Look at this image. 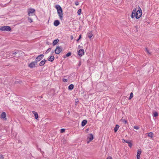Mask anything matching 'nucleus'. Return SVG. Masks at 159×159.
<instances>
[{"label":"nucleus","mask_w":159,"mask_h":159,"mask_svg":"<svg viewBox=\"0 0 159 159\" xmlns=\"http://www.w3.org/2000/svg\"><path fill=\"white\" fill-rule=\"evenodd\" d=\"M62 80L63 82H67V80L66 79H63Z\"/></svg>","instance_id":"obj_32"},{"label":"nucleus","mask_w":159,"mask_h":159,"mask_svg":"<svg viewBox=\"0 0 159 159\" xmlns=\"http://www.w3.org/2000/svg\"><path fill=\"white\" fill-rule=\"evenodd\" d=\"M81 38V35L80 34L79 36V39H77V41H78Z\"/></svg>","instance_id":"obj_33"},{"label":"nucleus","mask_w":159,"mask_h":159,"mask_svg":"<svg viewBox=\"0 0 159 159\" xmlns=\"http://www.w3.org/2000/svg\"><path fill=\"white\" fill-rule=\"evenodd\" d=\"M128 146L130 148H131L132 146V143L131 142H130L129 141V142H128Z\"/></svg>","instance_id":"obj_26"},{"label":"nucleus","mask_w":159,"mask_h":159,"mask_svg":"<svg viewBox=\"0 0 159 159\" xmlns=\"http://www.w3.org/2000/svg\"><path fill=\"white\" fill-rule=\"evenodd\" d=\"M35 10L33 8H30L28 10V15L30 16H33L35 14Z\"/></svg>","instance_id":"obj_3"},{"label":"nucleus","mask_w":159,"mask_h":159,"mask_svg":"<svg viewBox=\"0 0 159 159\" xmlns=\"http://www.w3.org/2000/svg\"><path fill=\"white\" fill-rule=\"evenodd\" d=\"M4 157L2 155H0V159H3Z\"/></svg>","instance_id":"obj_35"},{"label":"nucleus","mask_w":159,"mask_h":159,"mask_svg":"<svg viewBox=\"0 0 159 159\" xmlns=\"http://www.w3.org/2000/svg\"><path fill=\"white\" fill-rule=\"evenodd\" d=\"M51 50V48H48V49L47 50V52H49V51H50Z\"/></svg>","instance_id":"obj_37"},{"label":"nucleus","mask_w":159,"mask_h":159,"mask_svg":"<svg viewBox=\"0 0 159 159\" xmlns=\"http://www.w3.org/2000/svg\"><path fill=\"white\" fill-rule=\"evenodd\" d=\"M142 15V10L139 7V9L137 11L136 8L134 9L131 15V17L133 18L134 17L137 19H139Z\"/></svg>","instance_id":"obj_1"},{"label":"nucleus","mask_w":159,"mask_h":159,"mask_svg":"<svg viewBox=\"0 0 159 159\" xmlns=\"http://www.w3.org/2000/svg\"><path fill=\"white\" fill-rule=\"evenodd\" d=\"M75 4L76 6H77L79 5V3L78 2L76 1L75 2Z\"/></svg>","instance_id":"obj_34"},{"label":"nucleus","mask_w":159,"mask_h":159,"mask_svg":"<svg viewBox=\"0 0 159 159\" xmlns=\"http://www.w3.org/2000/svg\"><path fill=\"white\" fill-rule=\"evenodd\" d=\"M106 159H112V157L110 156L108 157Z\"/></svg>","instance_id":"obj_36"},{"label":"nucleus","mask_w":159,"mask_h":159,"mask_svg":"<svg viewBox=\"0 0 159 159\" xmlns=\"http://www.w3.org/2000/svg\"><path fill=\"white\" fill-rule=\"evenodd\" d=\"M0 118L3 120H7L6 114L5 112H3L0 116Z\"/></svg>","instance_id":"obj_6"},{"label":"nucleus","mask_w":159,"mask_h":159,"mask_svg":"<svg viewBox=\"0 0 159 159\" xmlns=\"http://www.w3.org/2000/svg\"><path fill=\"white\" fill-rule=\"evenodd\" d=\"M71 38H72V39H73V37H72V36Z\"/></svg>","instance_id":"obj_40"},{"label":"nucleus","mask_w":159,"mask_h":159,"mask_svg":"<svg viewBox=\"0 0 159 159\" xmlns=\"http://www.w3.org/2000/svg\"><path fill=\"white\" fill-rule=\"evenodd\" d=\"M59 24L60 22L58 20H55L54 22V25L55 26H58L59 25Z\"/></svg>","instance_id":"obj_12"},{"label":"nucleus","mask_w":159,"mask_h":159,"mask_svg":"<svg viewBox=\"0 0 159 159\" xmlns=\"http://www.w3.org/2000/svg\"><path fill=\"white\" fill-rule=\"evenodd\" d=\"M59 40L58 39H57L54 40L53 43V45L55 46L56 45L57 43L58 42Z\"/></svg>","instance_id":"obj_18"},{"label":"nucleus","mask_w":159,"mask_h":159,"mask_svg":"<svg viewBox=\"0 0 159 159\" xmlns=\"http://www.w3.org/2000/svg\"><path fill=\"white\" fill-rule=\"evenodd\" d=\"M81 9H79L78 10V11H77V14L79 15H80V14H81Z\"/></svg>","instance_id":"obj_24"},{"label":"nucleus","mask_w":159,"mask_h":159,"mask_svg":"<svg viewBox=\"0 0 159 159\" xmlns=\"http://www.w3.org/2000/svg\"><path fill=\"white\" fill-rule=\"evenodd\" d=\"M141 153V149L138 150L137 154V159H140V156Z\"/></svg>","instance_id":"obj_11"},{"label":"nucleus","mask_w":159,"mask_h":159,"mask_svg":"<svg viewBox=\"0 0 159 159\" xmlns=\"http://www.w3.org/2000/svg\"><path fill=\"white\" fill-rule=\"evenodd\" d=\"M119 128V126L117 125H116V126L114 128V130L115 132H117Z\"/></svg>","instance_id":"obj_17"},{"label":"nucleus","mask_w":159,"mask_h":159,"mask_svg":"<svg viewBox=\"0 0 159 159\" xmlns=\"http://www.w3.org/2000/svg\"><path fill=\"white\" fill-rule=\"evenodd\" d=\"M32 113L34 114L35 118L37 119L38 117V113L34 111H32Z\"/></svg>","instance_id":"obj_15"},{"label":"nucleus","mask_w":159,"mask_h":159,"mask_svg":"<svg viewBox=\"0 0 159 159\" xmlns=\"http://www.w3.org/2000/svg\"><path fill=\"white\" fill-rule=\"evenodd\" d=\"M87 35L88 37L90 39H91L93 36V34L92 32H89L87 34Z\"/></svg>","instance_id":"obj_16"},{"label":"nucleus","mask_w":159,"mask_h":159,"mask_svg":"<svg viewBox=\"0 0 159 159\" xmlns=\"http://www.w3.org/2000/svg\"><path fill=\"white\" fill-rule=\"evenodd\" d=\"M148 136L150 138H152L153 137V133L150 132L148 134Z\"/></svg>","instance_id":"obj_22"},{"label":"nucleus","mask_w":159,"mask_h":159,"mask_svg":"<svg viewBox=\"0 0 159 159\" xmlns=\"http://www.w3.org/2000/svg\"><path fill=\"white\" fill-rule=\"evenodd\" d=\"M46 61V60L45 59H44V60L42 61L39 63V66H43L45 64Z\"/></svg>","instance_id":"obj_13"},{"label":"nucleus","mask_w":159,"mask_h":159,"mask_svg":"<svg viewBox=\"0 0 159 159\" xmlns=\"http://www.w3.org/2000/svg\"><path fill=\"white\" fill-rule=\"evenodd\" d=\"M87 123V121L86 120H83L82 122L81 125L82 126H84Z\"/></svg>","instance_id":"obj_14"},{"label":"nucleus","mask_w":159,"mask_h":159,"mask_svg":"<svg viewBox=\"0 0 159 159\" xmlns=\"http://www.w3.org/2000/svg\"><path fill=\"white\" fill-rule=\"evenodd\" d=\"M146 51L149 54H151V53L149 52V51L147 48L146 49Z\"/></svg>","instance_id":"obj_28"},{"label":"nucleus","mask_w":159,"mask_h":159,"mask_svg":"<svg viewBox=\"0 0 159 159\" xmlns=\"http://www.w3.org/2000/svg\"><path fill=\"white\" fill-rule=\"evenodd\" d=\"M84 53V50L83 49H81L78 52V55L80 56L83 55Z\"/></svg>","instance_id":"obj_10"},{"label":"nucleus","mask_w":159,"mask_h":159,"mask_svg":"<svg viewBox=\"0 0 159 159\" xmlns=\"http://www.w3.org/2000/svg\"><path fill=\"white\" fill-rule=\"evenodd\" d=\"M62 50V48L61 47L58 46L57 47L55 52L56 54H58L61 52Z\"/></svg>","instance_id":"obj_5"},{"label":"nucleus","mask_w":159,"mask_h":159,"mask_svg":"<svg viewBox=\"0 0 159 159\" xmlns=\"http://www.w3.org/2000/svg\"><path fill=\"white\" fill-rule=\"evenodd\" d=\"M18 52H16L15 53V54H17V53Z\"/></svg>","instance_id":"obj_39"},{"label":"nucleus","mask_w":159,"mask_h":159,"mask_svg":"<svg viewBox=\"0 0 159 159\" xmlns=\"http://www.w3.org/2000/svg\"><path fill=\"white\" fill-rule=\"evenodd\" d=\"M65 131V129H61V133H63Z\"/></svg>","instance_id":"obj_31"},{"label":"nucleus","mask_w":159,"mask_h":159,"mask_svg":"<svg viewBox=\"0 0 159 159\" xmlns=\"http://www.w3.org/2000/svg\"><path fill=\"white\" fill-rule=\"evenodd\" d=\"M74 88V85L72 84H70L68 87V89L70 90H72Z\"/></svg>","instance_id":"obj_20"},{"label":"nucleus","mask_w":159,"mask_h":159,"mask_svg":"<svg viewBox=\"0 0 159 159\" xmlns=\"http://www.w3.org/2000/svg\"><path fill=\"white\" fill-rule=\"evenodd\" d=\"M71 55V53L70 52H69L68 53L66 54V57H69V56H70Z\"/></svg>","instance_id":"obj_25"},{"label":"nucleus","mask_w":159,"mask_h":159,"mask_svg":"<svg viewBox=\"0 0 159 159\" xmlns=\"http://www.w3.org/2000/svg\"><path fill=\"white\" fill-rule=\"evenodd\" d=\"M122 141H123V142L124 143H128V142H129V141H126L125 140V139H123L122 140Z\"/></svg>","instance_id":"obj_29"},{"label":"nucleus","mask_w":159,"mask_h":159,"mask_svg":"<svg viewBox=\"0 0 159 159\" xmlns=\"http://www.w3.org/2000/svg\"><path fill=\"white\" fill-rule=\"evenodd\" d=\"M134 128L136 129H139V127L138 126H134Z\"/></svg>","instance_id":"obj_30"},{"label":"nucleus","mask_w":159,"mask_h":159,"mask_svg":"<svg viewBox=\"0 0 159 159\" xmlns=\"http://www.w3.org/2000/svg\"><path fill=\"white\" fill-rule=\"evenodd\" d=\"M93 134H89L87 137V139L89 140L87 142V143H89L90 142H91L93 139Z\"/></svg>","instance_id":"obj_8"},{"label":"nucleus","mask_w":159,"mask_h":159,"mask_svg":"<svg viewBox=\"0 0 159 159\" xmlns=\"http://www.w3.org/2000/svg\"><path fill=\"white\" fill-rule=\"evenodd\" d=\"M43 54H41L39 55L36 58L35 61H36L37 63V62L40 61V60H41L43 57Z\"/></svg>","instance_id":"obj_9"},{"label":"nucleus","mask_w":159,"mask_h":159,"mask_svg":"<svg viewBox=\"0 0 159 159\" xmlns=\"http://www.w3.org/2000/svg\"><path fill=\"white\" fill-rule=\"evenodd\" d=\"M55 8L57 10V12L61 20L63 17V14L61 7L60 5H57L56 6Z\"/></svg>","instance_id":"obj_2"},{"label":"nucleus","mask_w":159,"mask_h":159,"mask_svg":"<svg viewBox=\"0 0 159 159\" xmlns=\"http://www.w3.org/2000/svg\"><path fill=\"white\" fill-rule=\"evenodd\" d=\"M123 120V121L125 123H127L126 120Z\"/></svg>","instance_id":"obj_38"},{"label":"nucleus","mask_w":159,"mask_h":159,"mask_svg":"<svg viewBox=\"0 0 159 159\" xmlns=\"http://www.w3.org/2000/svg\"><path fill=\"white\" fill-rule=\"evenodd\" d=\"M133 93H130V96H129V100H130L133 97Z\"/></svg>","instance_id":"obj_23"},{"label":"nucleus","mask_w":159,"mask_h":159,"mask_svg":"<svg viewBox=\"0 0 159 159\" xmlns=\"http://www.w3.org/2000/svg\"><path fill=\"white\" fill-rule=\"evenodd\" d=\"M37 64V63L36 61H34L31 62L30 63L29 65V66L30 68H34L36 66Z\"/></svg>","instance_id":"obj_7"},{"label":"nucleus","mask_w":159,"mask_h":159,"mask_svg":"<svg viewBox=\"0 0 159 159\" xmlns=\"http://www.w3.org/2000/svg\"><path fill=\"white\" fill-rule=\"evenodd\" d=\"M153 116L156 117H157L158 116V114L157 112L154 111L153 113Z\"/></svg>","instance_id":"obj_21"},{"label":"nucleus","mask_w":159,"mask_h":159,"mask_svg":"<svg viewBox=\"0 0 159 159\" xmlns=\"http://www.w3.org/2000/svg\"><path fill=\"white\" fill-rule=\"evenodd\" d=\"M28 21L30 23H31L33 21L31 19V18L29 17L28 18Z\"/></svg>","instance_id":"obj_27"},{"label":"nucleus","mask_w":159,"mask_h":159,"mask_svg":"<svg viewBox=\"0 0 159 159\" xmlns=\"http://www.w3.org/2000/svg\"><path fill=\"white\" fill-rule=\"evenodd\" d=\"M54 59V57L53 56H51L49 58L48 61L52 62Z\"/></svg>","instance_id":"obj_19"},{"label":"nucleus","mask_w":159,"mask_h":159,"mask_svg":"<svg viewBox=\"0 0 159 159\" xmlns=\"http://www.w3.org/2000/svg\"><path fill=\"white\" fill-rule=\"evenodd\" d=\"M11 30V27L9 26H3L0 28V30L2 31H10Z\"/></svg>","instance_id":"obj_4"}]
</instances>
